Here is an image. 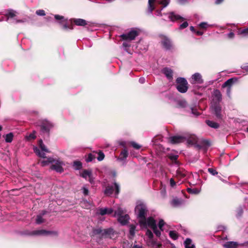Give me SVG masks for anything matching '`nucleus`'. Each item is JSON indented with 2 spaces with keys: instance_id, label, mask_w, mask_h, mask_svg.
<instances>
[{
  "instance_id": "f03ea898",
  "label": "nucleus",
  "mask_w": 248,
  "mask_h": 248,
  "mask_svg": "<svg viewBox=\"0 0 248 248\" xmlns=\"http://www.w3.org/2000/svg\"><path fill=\"white\" fill-rule=\"evenodd\" d=\"M170 142L173 144L186 141L189 145H196L198 141V139L196 136L189 133L185 134L183 136H173L170 137Z\"/></svg>"
},
{
  "instance_id": "3c124183",
  "label": "nucleus",
  "mask_w": 248,
  "mask_h": 248,
  "mask_svg": "<svg viewBox=\"0 0 248 248\" xmlns=\"http://www.w3.org/2000/svg\"><path fill=\"white\" fill-rule=\"evenodd\" d=\"M178 156L176 155H169L170 159L174 161H176L178 158Z\"/></svg>"
},
{
  "instance_id": "58836bf2",
  "label": "nucleus",
  "mask_w": 248,
  "mask_h": 248,
  "mask_svg": "<svg viewBox=\"0 0 248 248\" xmlns=\"http://www.w3.org/2000/svg\"><path fill=\"white\" fill-rule=\"evenodd\" d=\"M74 167L76 170H80L82 167V163L80 161H76L74 162Z\"/></svg>"
},
{
  "instance_id": "a19ab883",
  "label": "nucleus",
  "mask_w": 248,
  "mask_h": 248,
  "mask_svg": "<svg viewBox=\"0 0 248 248\" xmlns=\"http://www.w3.org/2000/svg\"><path fill=\"white\" fill-rule=\"evenodd\" d=\"M36 138L35 132L34 131L32 133L30 134L29 135L26 136V138L27 140H31L35 139Z\"/></svg>"
},
{
  "instance_id": "0eeeda50",
  "label": "nucleus",
  "mask_w": 248,
  "mask_h": 248,
  "mask_svg": "<svg viewBox=\"0 0 248 248\" xmlns=\"http://www.w3.org/2000/svg\"><path fill=\"white\" fill-rule=\"evenodd\" d=\"M39 146L41 150L37 147H33L34 153L39 157L45 158V153H49V151L47 149L45 145L43 143L42 140L39 141Z\"/></svg>"
},
{
  "instance_id": "9d476101",
  "label": "nucleus",
  "mask_w": 248,
  "mask_h": 248,
  "mask_svg": "<svg viewBox=\"0 0 248 248\" xmlns=\"http://www.w3.org/2000/svg\"><path fill=\"white\" fill-rule=\"evenodd\" d=\"M115 191L116 195H118L120 191V186L116 182L114 183V186L108 185L104 191L105 194L109 196Z\"/></svg>"
},
{
  "instance_id": "e433bc0d",
  "label": "nucleus",
  "mask_w": 248,
  "mask_h": 248,
  "mask_svg": "<svg viewBox=\"0 0 248 248\" xmlns=\"http://www.w3.org/2000/svg\"><path fill=\"white\" fill-rule=\"evenodd\" d=\"M238 34L242 35L243 36H248V28L238 31Z\"/></svg>"
},
{
  "instance_id": "de8ad7c7",
  "label": "nucleus",
  "mask_w": 248,
  "mask_h": 248,
  "mask_svg": "<svg viewBox=\"0 0 248 248\" xmlns=\"http://www.w3.org/2000/svg\"><path fill=\"white\" fill-rule=\"evenodd\" d=\"M105 157V155H104V154L101 152V151H100L98 153V156L97 157V160L98 161H102L104 159Z\"/></svg>"
},
{
  "instance_id": "9b49d317",
  "label": "nucleus",
  "mask_w": 248,
  "mask_h": 248,
  "mask_svg": "<svg viewBox=\"0 0 248 248\" xmlns=\"http://www.w3.org/2000/svg\"><path fill=\"white\" fill-rule=\"evenodd\" d=\"M27 234L29 235H57L58 233L57 232L55 231H47L45 230L41 229L30 232Z\"/></svg>"
},
{
  "instance_id": "0e129e2a",
  "label": "nucleus",
  "mask_w": 248,
  "mask_h": 248,
  "mask_svg": "<svg viewBox=\"0 0 248 248\" xmlns=\"http://www.w3.org/2000/svg\"><path fill=\"white\" fill-rule=\"evenodd\" d=\"M224 0H216L215 1L216 4H219L223 1Z\"/></svg>"
},
{
  "instance_id": "c9c22d12",
  "label": "nucleus",
  "mask_w": 248,
  "mask_h": 248,
  "mask_svg": "<svg viewBox=\"0 0 248 248\" xmlns=\"http://www.w3.org/2000/svg\"><path fill=\"white\" fill-rule=\"evenodd\" d=\"M165 224H166L165 222H164V221L162 219H160L159 220L158 226V227H159V229L158 230L160 231V232L161 231H163V227L164 226V225Z\"/></svg>"
},
{
  "instance_id": "09e8293b",
  "label": "nucleus",
  "mask_w": 248,
  "mask_h": 248,
  "mask_svg": "<svg viewBox=\"0 0 248 248\" xmlns=\"http://www.w3.org/2000/svg\"><path fill=\"white\" fill-rule=\"evenodd\" d=\"M190 110L191 111L192 114H193L194 115L197 116L200 115V113L197 111L196 108H195L193 107H191Z\"/></svg>"
},
{
  "instance_id": "2f4dec72",
  "label": "nucleus",
  "mask_w": 248,
  "mask_h": 248,
  "mask_svg": "<svg viewBox=\"0 0 248 248\" xmlns=\"http://www.w3.org/2000/svg\"><path fill=\"white\" fill-rule=\"evenodd\" d=\"M55 19L59 21L60 24H62L66 22L64 16H60L58 15H55L54 16Z\"/></svg>"
},
{
  "instance_id": "e2e57ef3",
  "label": "nucleus",
  "mask_w": 248,
  "mask_h": 248,
  "mask_svg": "<svg viewBox=\"0 0 248 248\" xmlns=\"http://www.w3.org/2000/svg\"><path fill=\"white\" fill-rule=\"evenodd\" d=\"M133 248H143V247L141 245H134L133 246Z\"/></svg>"
},
{
  "instance_id": "79ce46f5",
  "label": "nucleus",
  "mask_w": 248,
  "mask_h": 248,
  "mask_svg": "<svg viewBox=\"0 0 248 248\" xmlns=\"http://www.w3.org/2000/svg\"><path fill=\"white\" fill-rule=\"evenodd\" d=\"M103 230L100 228L94 229L93 230L94 234H101L102 236Z\"/></svg>"
},
{
  "instance_id": "4be33fe9",
  "label": "nucleus",
  "mask_w": 248,
  "mask_h": 248,
  "mask_svg": "<svg viewBox=\"0 0 248 248\" xmlns=\"http://www.w3.org/2000/svg\"><path fill=\"white\" fill-rule=\"evenodd\" d=\"M213 95L214 96V100L218 104L222 100V95L220 92L218 90L214 91Z\"/></svg>"
},
{
  "instance_id": "1a4fd4ad",
  "label": "nucleus",
  "mask_w": 248,
  "mask_h": 248,
  "mask_svg": "<svg viewBox=\"0 0 248 248\" xmlns=\"http://www.w3.org/2000/svg\"><path fill=\"white\" fill-rule=\"evenodd\" d=\"M64 163L60 158H54L53 163L51 166V169L55 170L58 172H62L63 171L62 168Z\"/></svg>"
},
{
  "instance_id": "8fccbe9b",
  "label": "nucleus",
  "mask_w": 248,
  "mask_h": 248,
  "mask_svg": "<svg viewBox=\"0 0 248 248\" xmlns=\"http://www.w3.org/2000/svg\"><path fill=\"white\" fill-rule=\"evenodd\" d=\"M36 14L40 16H44L46 15V13L44 10H38L36 12Z\"/></svg>"
},
{
  "instance_id": "ddd939ff",
  "label": "nucleus",
  "mask_w": 248,
  "mask_h": 248,
  "mask_svg": "<svg viewBox=\"0 0 248 248\" xmlns=\"http://www.w3.org/2000/svg\"><path fill=\"white\" fill-rule=\"evenodd\" d=\"M146 236L147 237L146 244L148 247H154L157 245V241L153 238L154 235L151 230L147 229Z\"/></svg>"
},
{
  "instance_id": "5fc2aeb1",
  "label": "nucleus",
  "mask_w": 248,
  "mask_h": 248,
  "mask_svg": "<svg viewBox=\"0 0 248 248\" xmlns=\"http://www.w3.org/2000/svg\"><path fill=\"white\" fill-rule=\"evenodd\" d=\"M82 189L83 193L84 195L86 196V195H88L89 190H88V189L86 187L83 186L82 187Z\"/></svg>"
},
{
  "instance_id": "7c9ffc66",
  "label": "nucleus",
  "mask_w": 248,
  "mask_h": 248,
  "mask_svg": "<svg viewBox=\"0 0 248 248\" xmlns=\"http://www.w3.org/2000/svg\"><path fill=\"white\" fill-rule=\"evenodd\" d=\"M201 188H187V191L190 194H198L201 192Z\"/></svg>"
},
{
  "instance_id": "bb28decb",
  "label": "nucleus",
  "mask_w": 248,
  "mask_h": 248,
  "mask_svg": "<svg viewBox=\"0 0 248 248\" xmlns=\"http://www.w3.org/2000/svg\"><path fill=\"white\" fill-rule=\"evenodd\" d=\"M53 159L54 158L53 157H48L46 158V159L40 161V163L42 166L44 167L50 164H52Z\"/></svg>"
},
{
  "instance_id": "052dcab7",
  "label": "nucleus",
  "mask_w": 248,
  "mask_h": 248,
  "mask_svg": "<svg viewBox=\"0 0 248 248\" xmlns=\"http://www.w3.org/2000/svg\"><path fill=\"white\" fill-rule=\"evenodd\" d=\"M178 2L181 4H184L187 2V0H178Z\"/></svg>"
},
{
  "instance_id": "774afa93",
  "label": "nucleus",
  "mask_w": 248,
  "mask_h": 248,
  "mask_svg": "<svg viewBox=\"0 0 248 248\" xmlns=\"http://www.w3.org/2000/svg\"><path fill=\"white\" fill-rule=\"evenodd\" d=\"M242 212H243L242 209V208L240 209L239 210V212L238 213V216H240L242 215Z\"/></svg>"
},
{
  "instance_id": "864d4df0",
  "label": "nucleus",
  "mask_w": 248,
  "mask_h": 248,
  "mask_svg": "<svg viewBox=\"0 0 248 248\" xmlns=\"http://www.w3.org/2000/svg\"><path fill=\"white\" fill-rule=\"evenodd\" d=\"M131 144L133 146V148H134L136 149H139L140 148V146L135 142H132L131 143Z\"/></svg>"
},
{
  "instance_id": "7ed1b4c3",
  "label": "nucleus",
  "mask_w": 248,
  "mask_h": 248,
  "mask_svg": "<svg viewBox=\"0 0 248 248\" xmlns=\"http://www.w3.org/2000/svg\"><path fill=\"white\" fill-rule=\"evenodd\" d=\"M140 227L142 229L150 228L153 230L154 232L157 237H160L161 233L157 229L156 222L155 219L152 217H145L139 220Z\"/></svg>"
},
{
  "instance_id": "c85d7f7f",
  "label": "nucleus",
  "mask_w": 248,
  "mask_h": 248,
  "mask_svg": "<svg viewBox=\"0 0 248 248\" xmlns=\"http://www.w3.org/2000/svg\"><path fill=\"white\" fill-rule=\"evenodd\" d=\"M234 83V80L233 78H230L228 79L227 81H226L222 85V87H227V88H231L232 86Z\"/></svg>"
},
{
  "instance_id": "603ef678",
  "label": "nucleus",
  "mask_w": 248,
  "mask_h": 248,
  "mask_svg": "<svg viewBox=\"0 0 248 248\" xmlns=\"http://www.w3.org/2000/svg\"><path fill=\"white\" fill-rule=\"evenodd\" d=\"M188 24L187 22H184L182 24L180 25L179 29H183L186 28L188 26Z\"/></svg>"
},
{
  "instance_id": "b1692460",
  "label": "nucleus",
  "mask_w": 248,
  "mask_h": 248,
  "mask_svg": "<svg viewBox=\"0 0 248 248\" xmlns=\"http://www.w3.org/2000/svg\"><path fill=\"white\" fill-rule=\"evenodd\" d=\"M183 203V201L182 199L177 198L173 199L171 202V204L172 206L176 207L180 206Z\"/></svg>"
},
{
  "instance_id": "6ab92c4d",
  "label": "nucleus",
  "mask_w": 248,
  "mask_h": 248,
  "mask_svg": "<svg viewBox=\"0 0 248 248\" xmlns=\"http://www.w3.org/2000/svg\"><path fill=\"white\" fill-rule=\"evenodd\" d=\"M113 210L112 208H99L97 211V214L101 215H109L112 213Z\"/></svg>"
},
{
  "instance_id": "aec40b11",
  "label": "nucleus",
  "mask_w": 248,
  "mask_h": 248,
  "mask_svg": "<svg viewBox=\"0 0 248 248\" xmlns=\"http://www.w3.org/2000/svg\"><path fill=\"white\" fill-rule=\"evenodd\" d=\"M162 72L169 80H171L172 79L173 71L170 68L165 67L162 69Z\"/></svg>"
},
{
  "instance_id": "13d9d810",
  "label": "nucleus",
  "mask_w": 248,
  "mask_h": 248,
  "mask_svg": "<svg viewBox=\"0 0 248 248\" xmlns=\"http://www.w3.org/2000/svg\"><path fill=\"white\" fill-rule=\"evenodd\" d=\"M242 68L245 70L246 72H248V64H244L242 66Z\"/></svg>"
},
{
  "instance_id": "69168bd1",
  "label": "nucleus",
  "mask_w": 248,
  "mask_h": 248,
  "mask_svg": "<svg viewBox=\"0 0 248 248\" xmlns=\"http://www.w3.org/2000/svg\"><path fill=\"white\" fill-rule=\"evenodd\" d=\"M196 33L198 35L200 36L202 35L203 33V32L201 31H196Z\"/></svg>"
},
{
  "instance_id": "a18cd8bd",
  "label": "nucleus",
  "mask_w": 248,
  "mask_h": 248,
  "mask_svg": "<svg viewBox=\"0 0 248 248\" xmlns=\"http://www.w3.org/2000/svg\"><path fill=\"white\" fill-rule=\"evenodd\" d=\"M44 222V219L41 215H38L36 219V223L40 224Z\"/></svg>"
},
{
  "instance_id": "423d86ee",
  "label": "nucleus",
  "mask_w": 248,
  "mask_h": 248,
  "mask_svg": "<svg viewBox=\"0 0 248 248\" xmlns=\"http://www.w3.org/2000/svg\"><path fill=\"white\" fill-rule=\"evenodd\" d=\"M176 87L181 93H185L188 90V82L184 78H178L176 80Z\"/></svg>"
},
{
  "instance_id": "bf43d9fd",
  "label": "nucleus",
  "mask_w": 248,
  "mask_h": 248,
  "mask_svg": "<svg viewBox=\"0 0 248 248\" xmlns=\"http://www.w3.org/2000/svg\"><path fill=\"white\" fill-rule=\"evenodd\" d=\"M227 36H228V38L232 39L234 37V34L232 32H231L228 33L227 34Z\"/></svg>"
},
{
  "instance_id": "4c0bfd02",
  "label": "nucleus",
  "mask_w": 248,
  "mask_h": 248,
  "mask_svg": "<svg viewBox=\"0 0 248 248\" xmlns=\"http://www.w3.org/2000/svg\"><path fill=\"white\" fill-rule=\"evenodd\" d=\"M178 105L181 108H185L187 106V102L185 100H180L178 102Z\"/></svg>"
},
{
  "instance_id": "473e14b6",
  "label": "nucleus",
  "mask_w": 248,
  "mask_h": 248,
  "mask_svg": "<svg viewBox=\"0 0 248 248\" xmlns=\"http://www.w3.org/2000/svg\"><path fill=\"white\" fill-rule=\"evenodd\" d=\"M113 233V229L111 228H108L103 230L102 236H107Z\"/></svg>"
},
{
  "instance_id": "37998d69",
  "label": "nucleus",
  "mask_w": 248,
  "mask_h": 248,
  "mask_svg": "<svg viewBox=\"0 0 248 248\" xmlns=\"http://www.w3.org/2000/svg\"><path fill=\"white\" fill-rule=\"evenodd\" d=\"M95 156L92 154H89L86 159V161L87 162H90L92 161L94 158Z\"/></svg>"
},
{
  "instance_id": "680f3d73",
  "label": "nucleus",
  "mask_w": 248,
  "mask_h": 248,
  "mask_svg": "<svg viewBox=\"0 0 248 248\" xmlns=\"http://www.w3.org/2000/svg\"><path fill=\"white\" fill-rule=\"evenodd\" d=\"M139 82L140 83L143 84L145 82V79L144 78L141 77V78H140Z\"/></svg>"
},
{
  "instance_id": "2eb2a0df",
  "label": "nucleus",
  "mask_w": 248,
  "mask_h": 248,
  "mask_svg": "<svg viewBox=\"0 0 248 248\" xmlns=\"http://www.w3.org/2000/svg\"><path fill=\"white\" fill-rule=\"evenodd\" d=\"M191 84H202L203 83V80L202 76L199 73H196L192 75L190 79Z\"/></svg>"
},
{
  "instance_id": "39448f33",
  "label": "nucleus",
  "mask_w": 248,
  "mask_h": 248,
  "mask_svg": "<svg viewBox=\"0 0 248 248\" xmlns=\"http://www.w3.org/2000/svg\"><path fill=\"white\" fill-rule=\"evenodd\" d=\"M135 211L139 220L145 217L148 212V209L144 203L140 202L136 205Z\"/></svg>"
},
{
  "instance_id": "4468645a",
  "label": "nucleus",
  "mask_w": 248,
  "mask_h": 248,
  "mask_svg": "<svg viewBox=\"0 0 248 248\" xmlns=\"http://www.w3.org/2000/svg\"><path fill=\"white\" fill-rule=\"evenodd\" d=\"M15 16V12L13 10L9 11L6 14V21H10L11 23H18L24 22L23 20H17L14 18Z\"/></svg>"
},
{
  "instance_id": "f3484780",
  "label": "nucleus",
  "mask_w": 248,
  "mask_h": 248,
  "mask_svg": "<svg viewBox=\"0 0 248 248\" xmlns=\"http://www.w3.org/2000/svg\"><path fill=\"white\" fill-rule=\"evenodd\" d=\"M212 109L218 119H221L222 116L221 114V107L220 106V105L217 104H212Z\"/></svg>"
},
{
  "instance_id": "393cba45",
  "label": "nucleus",
  "mask_w": 248,
  "mask_h": 248,
  "mask_svg": "<svg viewBox=\"0 0 248 248\" xmlns=\"http://www.w3.org/2000/svg\"><path fill=\"white\" fill-rule=\"evenodd\" d=\"M184 246L185 248H195L194 244L192 242V241L190 238H186L184 241Z\"/></svg>"
},
{
  "instance_id": "6e6d98bb",
  "label": "nucleus",
  "mask_w": 248,
  "mask_h": 248,
  "mask_svg": "<svg viewBox=\"0 0 248 248\" xmlns=\"http://www.w3.org/2000/svg\"><path fill=\"white\" fill-rule=\"evenodd\" d=\"M170 185L171 187L174 186L176 185L175 182L174 181V179L172 178H171L170 179Z\"/></svg>"
},
{
  "instance_id": "f8f14e48",
  "label": "nucleus",
  "mask_w": 248,
  "mask_h": 248,
  "mask_svg": "<svg viewBox=\"0 0 248 248\" xmlns=\"http://www.w3.org/2000/svg\"><path fill=\"white\" fill-rule=\"evenodd\" d=\"M138 35V31L135 29H132L128 33L122 34L121 37L124 40L131 41L135 39Z\"/></svg>"
},
{
  "instance_id": "cd10ccee",
  "label": "nucleus",
  "mask_w": 248,
  "mask_h": 248,
  "mask_svg": "<svg viewBox=\"0 0 248 248\" xmlns=\"http://www.w3.org/2000/svg\"><path fill=\"white\" fill-rule=\"evenodd\" d=\"M3 137L6 142L11 143L13 140L14 134L13 133L10 132L6 134L5 135H4Z\"/></svg>"
},
{
  "instance_id": "c03bdc74",
  "label": "nucleus",
  "mask_w": 248,
  "mask_h": 248,
  "mask_svg": "<svg viewBox=\"0 0 248 248\" xmlns=\"http://www.w3.org/2000/svg\"><path fill=\"white\" fill-rule=\"evenodd\" d=\"M212 25H209L207 22H203L199 24V27L202 29H206Z\"/></svg>"
},
{
  "instance_id": "6e6552de",
  "label": "nucleus",
  "mask_w": 248,
  "mask_h": 248,
  "mask_svg": "<svg viewBox=\"0 0 248 248\" xmlns=\"http://www.w3.org/2000/svg\"><path fill=\"white\" fill-rule=\"evenodd\" d=\"M39 126L41 133L48 135L49 131L53 127L54 124L52 122L47 120H43L41 122Z\"/></svg>"
},
{
  "instance_id": "4d7b16f0",
  "label": "nucleus",
  "mask_w": 248,
  "mask_h": 248,
  "mask_svg": "<svg viewBox=\"0 0 248 248\" xmlns=\"http://www.w3.org/2000/svg\"><path fill=\"white\" fill-rule=\"evenodd\" d=\"M227 95L228 96L230 97L231 96V88H227V91H226Z\"/></svg>"
},
{
  "instance_id": "dca6fc26",
  "label": "nucleus",
  "mask_w": 248,
  "mask_h": 248,
  "mask_svg": "<svg viewBox=\"0 0 248 248\" xmlns=\"http://www.w3.org/2000/svg\"><path fill=\"white\" fill-rule=\"evenodd\" d=\"M161 44L164 48L166 49H169L172 46V43L171 40L165 35H161Z\"/></svg>"
},
{
  "instance_id": "a878e982",
  "label": "nucleus",
  "mask_w": 248,
  "mask_h": 248,
  "mask_svg": "<svg viewBox=\"0 0 248 248\" xmlns=\"http://www.w3.org/2000/svg\"><path fill=\"white\" fill-rule=\"evenodd\" d=\"M73 22L77 26H84L87 25V21L81 18H75Z\"/></svg>"
},
{
  "instance_id": "a211bd4d",
  "label": "nucleus",
  "mask_w": 248,
  "mask_h": 248,
  "mask_svg": "<svg viewBox=\"0 0 248 248\" xmlns=\"http://www.w3.org/2000/svg\"><path fill=\"white\" fill-rule=\"evenodd\" d=\"M81 176L86 180H88L91 184L93 182V178L92 175V172L91 170H84L81 174Z\"/></svg>"
},
{
  "instance_id": "c756f323",
  "label": "nucleus",
  "mask_w": 248,
  "mask_h": 248,
  "mask_svg": "<svg viewBox=\"0 0 248 248\" xmlns=\"http://www.w3.org/2000/svg\"><path fill=\"white\" fill-rule=\"evenodd\" d=\"M206 124L210 127L217 129L219 127V124L212 121L206 120Z\"/></svg>"
},
{
  "instance_id": "72a5a7b5",
  "label": "nucleus",
  "mask_w": 248,
  "mask_h": 248,
  "mask_svg": "<svg viewBox=\"0 0 248 248\" xmlns=\"http://www.w3.org/2000/svg\"><path fill=\"white\" fill-rule=\"evenodd\" d=\"M169 235L170 237L173 240H176L178 238V234L175 231H170L169 232Z\"/></svg>"
},
{
  "instance_id": "20e7f679",
  "label": "nucleus",
  "mask_w": 248,
  "mask_h": 248,
  "mask_svg": "<svg viewBox=\"0 0 248 248\" xmlns=\"http://www.w3.org/2000/svg\"><path fill=\"white\" fill-rule=\"evenodd\" d=\"M124 210L121 208H119L116 211H115L114 217H117L118 222L123 225H126L130 217L127 214H125Z\"/></svg>"
},
{
  "instance_id": "49530a36",
  "label": "nucleus",
  "mask_w": 248,
  "mask_h": 248,
  "mask_svg": "<svg viewBox=\"0 0 248 248\" xmlns=\"http://www.w3.org/2000/svg\"><path fill=\"white\" fill-rule=\"evenodd\" d=\"M208 171L212 175H216L218 174V172L213 168H208Z\"/></svg>"
},
{
  "instance_id": "ea45409f",
  "label": "nucleus",
  "mask_w": 248,
  "mask_h": 248,
  "mask_svg": "<svg viewBox=\"0 0 248 248\" xmlns=\"http://www.w3.org/2000/svg\"><path fill=\"white\" fill-rule=\"evenodd\" d=\"M177 177L178 178H184L186 176V173L184 171H181L180 169L176 171Z\"/></svg>"
},
{
  "instance_id": "5701e85b",
  "label": "nucleus",
  "mask_w": 248,
  "mask_h": 248,
  "mask_svg": "<svg viewBox=\"0 0 248 248\" xmlns=\"http://www.w3.org/2000/svg\"><path fill=\"white\" fill-rule=\"evenodd\" d=\"M239 246V244L236 242L229 241L223 244L225 248H236Z\"/></svg>"
},
{
  "instance_id": "338daca9",
  "label": "nucleus",
  "mask_w": 248,
  "mask_h": 248,
  "mask_svg": "<svg viewBox=\"0 0 248 248\" xmlns=\"http://www.w3.org/2000/svg\"><path fill=\"white\" fill-rule=\"evenodd\" d=\"M123 46L124 47H127L129 46V45L127 44V42H124L123 44Z\"/></svg>"
},
{
  "instance_id": "f257e3e1",
  "label": "nucleus",
  "mask_w": 248,
  "mask_h": 248,
  "mask_svg": "<svg viewBox=\"0 0 248 248\" xmlns=\"http://www.w3.org/2000/svg\"><path fill=\"white\" fill-rule=\"evenodd\" d=\"M155 1L163 6L162 8L160 10H157L155 11V15L156 16H167L169 19L172 22H174L180 19H183V18L181 16L179 15L175 14L174 12H170L167 14L164 13L163 14L161 13V11L163 9L169 5L170 0H148V7L147 10L148 14H152L153 11L155 9V7L154 3Z\"/></svg>"
},
{
  "instance_id": "f704fd0d",
  "label": "nucleus",
  "mask_w": 248,
  "mask_h": 248,
  "mask_svg": "<svg viewBox=\"0 0 248 248\" xmlns=\"http://www.w3.org/2000/svg\"><path fill=\"white\" fill-rule=\"evenodd\" d=\"M136 228V226L133 224L129 226V233L132 237H133L135 234Z\"/></svg>"
},
{
  "instance_id": "412c9836",
  "label": "nucleus",
  "mask_w": 248,
  "mask_h": 248,
  "mask_svg": "<svg viewBox=\"0 0 248 248\" xmlns=\"http://www.w3.org/2000/svg\"><path fill=\"white\" fill-rule=\"evenodd\" d=\"M128 155V151L125 148L121 152L120 156L117 157V160L120 161H124L127 157Z\"/></svg>"
}]
</instances>
